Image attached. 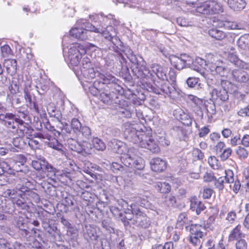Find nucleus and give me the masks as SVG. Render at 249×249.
<instances>
[{
  "label": "nucleus",
  "mask_w": 249,
  "mask_h": 249,
  "mask_svg": "<svg viewBox=\"0 0 249 249\" xmlns=\"http://www.w3.org/2000/svg\"><path fill=\"white\" fill-rule=\"evenodd\" d=\"M126 54L128 59L132 63V71L138 78L144 80V79H147L151 77L152 73L146 66L145 62L142 57H140L138 58L130 50L128 51Z\"/></svg>",
  "instance_id": "nucleus-1"
},
{
  "label": "nucleus",
  "mask_w": 249,
  "mask_h": 249,
  "mask_svg": "<svg viewBox=\"0 0 249 249\" xmlns=\"http://www.w3.org/2000/svg\"><path fill=\"white\" fill-rule=\"evenodd\" d=\"M124 127L125 138L129 142L140 145L143 139V135L145 134L144 130L140 128V124L127 122L124 124Z\"/></svg>",
  "instance_id": "nucleus-2"
},
{
  "label": "nucleus",
  "mask_w": 249,
  "mask_h": 249,
  "mask_svg": "<svg viewBox=\"0 0 249 249\" xmlns=\"http://www.w3.org/2000/svg\"><path fill=\"white\" fill-rule=\"evenodd\" d=\"M119 80L111 74L100 75V80H96L93 86L89 87V92L93 96L98 97L104 84H112L115 88H120L118 82Z\"/></svg>",
  "instance_id": "nucleus-3"
},
{
  "label": "nucleus",
  "mask_w": 249,
  "mask_h": 249,
  "mask_svg": "<svg viewBox=\"0 0 249 249\" xmlns=\"http://www.w3.org/2000/svg\"><path fill=\"white\" fill-rule=\"evenodd\" d=\"M130 207L132 208L131 213L133 215L131 220H129L130 224L142 228L146 229L150 225L149 218L145 213L141 211L139 207L136 204L131 203Z\"/></svg>",
  "instance_id": "nucleus-4"
},
{
  "label": "nucleus",
  "mask_w": 249,
  "mask_h": 249,
  "mask_svg": "<svg viewBox=\"0 0 249 249\" xmlns=\"http://www.w3.org/2000/svg\"><path fill=\"white\" fill-rule=\"evenodd\" d=\"M119 205H121L123 208V213L121 209L117 207H112L110 208V211L113 215L118 216L119 219L124 223L125 227L129 226V220H131L133 217V215L131 213L132 208L130 207L128 203L124 200L120 201L119 202Z\"/></svg>",
  "instance_id": "nucleus-5"
},
{
  "label": "nucleus",
  "mask_w": 249,
  "mask_h": 249,
  "mask_svg": "<svg viewBox=\"0 0 249 249\" xmlns=\"http://www.w3.org/2000/svg\"><path fill=\"white\" fill-rule=\"evenodd\" d=\"M231 83L227 80H222L221 87L217 89H212L211 91L212 99L214 101L225 102L229 99L228 90Z\"/></svg>",
  "instance_id": "nucleus-6"
},
{
  "label": "nucleus",
  "mask_w": 249,
  "mask_h": 249,
  "mask_svg": "<svg viewBox=\"0 0 249 249\" xmlns=\"http://www.w3.org/2000/svg\"><path fill=\"white\" fill-rule=\"evenodd\" d=\"M80 71L83 77L87 80H92L96 77H98L97 80H100V75H103L95 70L90 62V59L87 57L83 58Z\"/></svg>",
  "instance_id": "nucleus-7"
},
{
  "label": "nucleus",
  "mask_w": 249,
  "mask_h": 249,
  "mask_svg": "<svg viewBox=\"0 0 249 249\" xmlns=\"http://www.w3.org/2000/svg\"><path fill=\"white\" fill-rule=\"evenodd\" d=\"M196 12L204 15H213L219 13L223 11L221 5L217 2L212 1H206L196 9Z\"/></svg>",
  "instance_id": "nucleus-8"
},
{
  "label": "nucleus",
  "mask_w": 249,
  "mask_h": 249,
  "mask_svg": "<svg viewBox=\"0 0 249 249\" xmlns=\"http://www.w3.org/2000/svg\"><path fill=\"white\" fill-rule=\"evenodd\" d=\"M89 24L91 23L87 22L85 19L78 20L77 25L79 26V27L72 28L70 31V35L81 40H85L88 39V31L90 32V30L88 28Z\"/></svg>",
  "instance_id": "nucleus-9"
},
{
  "label": "nucleus",
  "mask_w": 249,
  "mask_h": 249,
  "mask_svg": "<svg viewBox=\"0 0 249 249\" xmlns=\"http://www.w3.org/2000/svg\"><path fill=\"white\" fill-rule=\"evenodd\" d=\"M88 26V28L90 32L101 34L105 38L112 41L113 44H115L116 42L118 41L116 37V33L112 26H107L106 29L95 27L92 24H89Z\"/></svg>",
  "instance_id": "nucleus-10"
},
{
  "label": "nucleus",
  "mask_w": 249,
  "mask_h": 249,
  "mask_svg": "<svg viewBox=\"0 0 249 249\" xmlns=\"http://www.w3.org/2000/svg\"><path fill=\"white\" fill-rule=\"evenodd\" d=\"M161 83L157 82L155 84L156 87H153V91L157 94L167 95L170 97L174 96L176 92V89L174 86L170 84L169 80L162 81Z\"/></svg>",
  "instance_id": "nucleus-11"
},
{
  "label": "nucleus",
  "mask_w": 249,
  "mask_h": 249,
  "mask_svg": "<svg viewBox=\"0 0 249 249\" xmlns=\"http://www.w3.org/2000/svg\"><path fill=\"white\" fill-rule=\"evenodd\" d=\"M109 84H104L102 89L98 96V98L104 103L106 104H119L120 102L118 96L115 94H111L109 90V87L108 86Z\"/></svg>",
  "instance_id": "nucleus-12"
},
{
  "label": "nucleus",
  "mask_w": 249,
  "mask_h": 249,
  "mask_svg": "<svg viewBox=\"0 0 249 249\" xmlns=\"http://www.w3.org/2000/svg\"><path fill=\"white\" fill-rule=\"evenodd\" d=\"M172 66L176 69L181 70L188 67L189 65V61H192V57L189 55L184 53L180 55L179 56L173 55L170 58Z\"/></svg>",
  "instance_id": "nucleus-13"
},
{
  "label": "nucleus",
  "mask_w": 249,
  "mask_h": 249,
  "mask_svg": "<svg viewBox=\"0 0 249 249\" xmlns=\"http://www.w3.org/2000/svg\"><path fill=\"white\" fill-rule=\"evenodd\" d=\"M82 51V52H80L76 46H72L70 48L68 52L70 67H77L78 66L80 60L82 58V53H86L84 49Z\"/></svg>",
  "instance_id": "nucleus-14"
},
{
  "label": "nucleus",
  "mask_w": 249,
  "mask_h": 249,
  "mask_svg": "<svg viewBox=\"0 0 249 249\" xmlns=\"http://www.w3.org/2000/svg\"><path fill=\"white\" fill-rule=\"evenodd\" d=\"M152 73V76L150 78L142 80L144 82H147V80L151 79L154 76L153 74H155L157 77L161 81H167L168 76L167 75V69L162 67V66L154 64L151 66V70H149Z\"/></svg>",
  "instance_id": "nucleus-15"
},
{
  "label": "nucleus",
  "mask_w": 249,
  "mask_h": 249,
  "mask_svg": "<svg viewBox=\"0 0 249 249\" xmlns=\"http://www.w3.org/2000/svg\"><path fill=\"white\" fill-rule=\"evenodd\" d=\"M143 136V139L139 146L148 149L153 153H159L160 150V147L152 137L147 135L146 133Z\"/></svg>",
  "instance_id": "nucleus-16"
},
{
  "label": "nucleus",
  "mask_w": 249,
  "mask_h": 249,
  "mask_svg": "<svg viewBox=\"0 0 249 249\" xmlns=\"http://www.w3.org/2000/svg\"><path fill=\"white\" fill-rule=\"evenodd\" d=\"M138 153V151L136 149L133 148L129 149L127 153L124 154L122 156L121 158L122 162L125 166L132 168Z\"/></svg>",
  "instance_id": "nucleus-17"
},
{
  "label": "nucleus",
  "mask_w": 249,
  "mask_h": 249,
  "mask_svg": "<svg viewBox=\"0 0 249 249\" xmlns=\"http://www.w3.org/2000/svg\"><path fill=\"white\" fill-rule=\"evenodd\" d=\"M234 80L239 83H247L249 81V74L240 70H234L232 71Z\"/></svg>",
  "instance_id": "nucleus-18"
},
{
  "label": "nucleus",
  "mask_w": 249,
  "mask_h": 249,
  "mask_svg": "<svg viewBox=\"0 0 249 249\" xmlns=\"http://www.w3.org/2000/svg\"><path fill=\"white\" fill-rule=\"evenodd\" d=\"M150 165L152 170L156 172H161L166 168L165 161L159 158L152 159Z\"/></svg>",
  "instance_id": "nucleus-19"
},
{
  "label": "nucleus",
  "mask_w": 249,
  "mask_h": 249,
  "mask_svg": "<svg viewBox=\"0 0 249 249\" xmlns=\"http://www.w3.org/2000/svg\"><path fill=\"white\" fill-rule=\"evenodd\" d=\"M20 197L23 199H27L29 200H38L39 197L38 195L32 190L26 187L23 186L20 188V192L18 193Z\"/></svg>",
  "instance_id": "nucleus-20"
},
{
  "label": "nucleus",
  "mask_w": 249,
  "mask_h": 249,
  "mask_svg": "<svg viewBox=\"0 0 249 249\" xmlns=\"http://www.w3.org/2000/svg\"><path fill=\"white\" fill-rule=\"evenodd\" d=\"M228 60L237 67L249 70V63L245 62L240 60L236 55L233 53L229 54Z\"/></svg>",
  "instance_id": "nucleus-21"
},
{
  "label": "nucleus",
  "mask_w": 249,
  "mask_h": 249,
  "mask_svg": "<svg viewBox=\"0 0 249 249\" xmlns=\"http://www.w3.org/2000/svg\"><path fill=\"white\" fill-rule=\"evenodd\" d=\"M176 114L178 119L182 124L188 126L192 125L193 118L189 114L185 112L182 109L178 111Z\"/></svg>",
  "instance_id": "nucleus-22"
},
{
  "label": "nucleus",
  "mask_w": 249,
  "mask_h": 249,
  "mask_svg": "<svg viewBox=\"0 0 249 249\" xmlns=\"http://www.w3.org/2000/svg\"><path fill=\"white\" fill-rule=\"evenodd\" d=\"M3 66L6 69L8 74L11 75L16 73L17 71V62L15 59H5L3 62Z\"/></svg>",
  "instance_id": "nucleus-23"
},
{
  "label": "nucleus",
  "mask_w": 249,
  "mask_h": 249,
  "mask_svg": "<svg viewBox=\"0 0 249 249\" xmlns=\"http://www.w3.org/2000/svg\"><path fill=\"white\" fill-rule=\"evenodd\" d=\"M228 3L231 9L236 11L244 9L247 4L245 0H228Z\"/></svg>",
  "instance_id": "nucleus-24"
},
{
  "label": "nucleus",
  "mask_w": 249,
  "mask_h": 249,
  "mask_svg": "<svg viewBox=\"0 0 249 249\" xmlns=\"http://www.w3.org/2000/svg\"><path fill=\"white\" fill-rule=\"evenodd\" d=\"M86 231L84 232V236L87 240H96L98 235L95 228L91 225L85 226Z\"/></svg>",
  "instance_id": "nucleus-25"
},
{
  "label": "nucleus",
  "mask_w": 249,
  "mask_h": 249,
  "mask_svg": "<svg viewBox=\"0 0 249 249\" xmlns=\"http://www.w3.org/2000/svg\"><path fill=\"white\" fill-rule=\"evenodd\" d=\"M16 204L18 207L22 209H27L28 208V205L27 204L25 199H18L17 200H15L13 202H9L7 203V205L10 207H12V208H9V210H7V213H12L14 211V204Z\"/></svg>",
  "instance_id": "nucleus-26"
},
{
  "label": "nucleus",
  "mask_w": 249,
  "mask_h": 249,
  "mask_svg": "<svg viewBox=\"0 0 249 249\" xmlns=\"http://www.w3.org/2000/svg\"><path fill=\"white\" fill-rule=\"evenodd\" d=\"M238 46L243 50H249V34L240 37L237 41Z\"/></svg>",
  "instance_id": "nucleus-27"
},
{
  "label": "nucleus",
  "mask_w": 249,
  "mask_h": 249,
  "mask_svg": "<svg viewBox=\"0 0 249 249\" xmlns=\"http://www.w3.org/2000/svg\"><path fill=\"white\" fill-rule=\"evenodd\" d=\"M17 123H18L17 128L15 130H13V132L17 133L18 136H23L25 134H27L28 131L27 127L24 125V122L19 119H17Z\"/></svg>",
  "instance_id": "nucleus-28"
},
{
  "label": "nucleus",
  "mask_w": 249,
  "mask_h": 249,
  "mask_svg": "<svg viewBox=\"0 0 249 249\" xmlns=\"http://www.w3.org/2000/svg\"><path fill=\"white\" fill-rule=\"evenodd\" d=\"M209 34L212 37L219 40L224 39L226 36V34L217 28H212L209 30Z\"/></svg>",
  "instance_id": "nucleus-29"
},
{
  "label": "nucleus",
  "mask_w": 249,
  "mask_h": 249,
  "mask_svg": "<svg viewBox=\"0 0 249 249\" xmlns=\"http://www.w3.org/2000/svg\"><path fill=\"white\" fill-rule=\"evenodd\" d=\"M155 188L156 190L160 193H168L171 190L170 184L166 182H157L155 183Z\"/></svg>",
  "instance_id": "nucleus-30"
},
{
  "label": "nucleus",
  "mask_w": 249,
  "mask_h": 249,
  "mask_svg": "<svg viewBox=\"0 0 249 249\" xmlns=\"http://www.w3.org/2000/svg\"><path fill=\"white\" fill-rule=\"evenodd\" d=\"M241 225L238 224L231 231L229 236V240H238L242 237L244 234L241 231Z\"/></svg>",
  "instance_id": "nucleus-31"
},
{
  "label": "nucleus",
  "mask_w": 249,
  "mask_h": 249,
  "mask_svg": "<svg viewBox=\"0 0 249 249\" xmlns=\"http://www.w3.org/2000/svg\"><path fill=\"white\" fill-rule=\"evenodd\" d=\"M69 147L72 151H75L78 153H82L84 150L83 146L81 145L73 139L68 140Z\"/></svg>",
  "instance_id": "nucleus-32"
},
{
  "label": "nucleus",
  "mask_w": 249,
  "mask_h": 249,
  "mask_svg": "<svg viewBox=\"0 0 249 249\" xmlns=\"http://www.w3.org/2000/svg\"><path fill=\"white\" fill-rule=\"evenodd\" d=\"M201 229L202 227L200 225H191L190 228V231L191 233L190 236L202 237L203 236V232L201 231Z\"/></svg>",
  "instance_id": "nucleus-33"
},
{
  "label": "nucleus",
  "mask_w": 249,
  "mask_h": 249,
  "mask_svg": "<svg viewBox=\"0 0 249 249\" xmlns=\"http://www.w3.org/2000/svg\"><path fill=\"white\" fill-rule=\"evenodd\" d=\"M188 67L192 70L197 71L204 77H206L205 68H202L201 66H199L196 63H195V62L193 61L192 59V61H189V65H188Z\"/></svg>",
  "instance_id": "nucleus-34"
},
{
  "label": "nucleus",
  "mask_w": 249,
  "mask_h": 249,
  "mask_svg": "<svg viewBox=\"0 0 249 249\" xmlns=\"http://www.w3.org/2000/svg\"><path fill=\"white\" fill-rule=\"evenodd\" d=\"M133 202L132 203L136 204L138 207L140 206L142 207H147L149 206V201L147 198L144 196H137L133 198Z\"/></svg>",
  "instance_id": "nucleus-35"
},
{
  "label": "nucleus",
  "mask_w": 249,
  "mask_h": 249,
  "mask_svg": "<svg viewBox=\"0 0 249 249\" xmlns=\"http://www.w3.org/2000/svg\"><path fill=\"white\" fill-rule=\"evenodd\" d=\"M47 145L50 147H51L62 154L64 153L63 145L59 143L58 140L54 138L53 139H52L50 142H48Z\"/></svg>",
  "instance_id": "nucleus-36"
},
{
  "label": "nucleus",
  "mask_w": 249,
  "mask_h": 249,
  "mask_svg": "<svg viewBox=\"0 0 249 249\" xmlns=\"http://www.w3.org/2000/svg\"><path fill=\"white\" fill-rule=\"evenodd\" d=\"M235 152L240 160H245L247 159L249 156V152L246 147L239 146L236 149Z\"/></svg>",
  "instance_id": "nucleus-37"
},
{
  "label": "nucleus",
  "mask_w": 249,
  "mask_h": 249,
  "mask_svg": "<svg viewBox=\"0 0 249 249\" xmlns=\"http://www.w3.org/2000/svg\"><path fill=\"white\" fill-rule=\"evenodd\" d=\"M218 25L222 27H223L225 29L229 30L240 29V26L234 22L229 21H220Z\"/></svg>",
  "instance_id": "nucleus-38"
},
{
  "label": "nucleus",
  "mask_w": 249,
  "mask_h": 249,
  "mask_svg": "<svg viewBox=\"0 0 249 249\" xmlns=\"http://www.w3.org/2000/svg\"><path fill=\"white\" fill-rule=\"evenodd\" d=\"M45 159L40 156L39 158H37L36 160H33L32 161V166L37 171H43V167L44 165V162H45Z\"/></svg>",
  "instance_id": "nucleus-39"
},
{
  "label": "nucleus",
  "mask_w": 249,
  "mask_h": 249,
  "mask_svg": "<svg viewBox=\"0 0 249 249\" xmlns=\"http://www.w3.org/2000/svg\"><path fill=\"white\" fill-rule=\"evenodd\" d=\"M207 84L208 86L212 88V89H217L221 87V81L222 80H217L215 77H213L212 78L207 77Z\"/></svg>",
  "instance_id": "nucleus-40"
},
{
  "label": "nucleus",
  "mask_w": 249,
  "mask_h": 249,
  "mask_svg": "<svg viewBox=\"0 0 249 249\" xmlns=\"http://www.w3.org/2000/svg\"><path fill=\"white\" fill-rule=\"evenodd\" d=\"M218 213V210L216 208H211L210 209V212H208L209 217L207 221V224L208 225H211L213 224L216 217L217 216Z\"/></svg>",
  "instance_id": "nucleus-41"
},
{
  "label": "nucleus",
  "mask_w": 249,
  "mask_h": 249,
  "mask_svg": "<svg viewBox=\"0 0 249 249\" xmlns=\"http://www.w3.org/2000/svg\"><path fill=\"white\" fill-rule=\"evenodd\" d=\"M92 142L93 146L98 150L103 151L106 149V146L105 143L98 138H93Z\"/></svg>",
  "instance_id": "nucleus-42"
},
{
  "label": "nucleus",
  "mask_w": 249,
  "mask_h": 249,
  "mask_svg": "<svg viewBox=\"0 0 249 249\" xmlns=\"http://www.w3.org/2000/svg\"><path fill=\"white\" fill-rule=\"evenodd\" d=\"M134 166L133 167L135 168L138 170H142L145 166V162L144 160L137 155L135 158V162H134Z\"/></svg>",
  "instance_id": "nucleus-43"
},
{
  "label": "nucleus",
  "mask_w": 249,
  "mask_h": 249,
  "mask_svg": "<svg viewBox=\"0 0 249 249\" xmlns=\"http://www.w3.org/2000/svg\"><path fill=\"white\" fill-rule=\"evenodd\" d=\"M225 179V178L223 177H219L218 178L215 177V179L214 180L215 187L219 190H222L225 187L224 184L227 183Z\"/></svg>",
  "instance_id": "nucleus-44"
},
{
  "label": "nucleus",
  "mask_w": 249,
  "mask_h": 249,
  "mask_svg": "<svg viewBox=\"0 0 249 249\" xmlns=\"http://www.w3.org/2000/svg\"><path fill=\"white\" fill-rule=\"evenodd\" d=\"M22 136H19L13 139V145L18 148H23L26 145V142H25L22 138Z\"/></svg>",
  "instance_id": "nucleus-45"
},
{
  "label": "nucleus",
  "mask_w": 249,
  "mask_h": 249,
  "mask_svg": "<svg viewBox=\"0 0 249 249\" xmlns=\"http://www.w3.org/2000/svg\"><path fill=\"white\" fill-rule=\"evenodd\" d=\"M102 225L103 228L108 232H114V230L113 228V224L109 219H107L103 220L102 222Z\"/></svg>",
  "instance_id": "nucleus-46"
},
{
  "label": "nucleus",
  "mask_w": 249,
  "mask_h": 249,
  "mask_svg": "<svg viewBox=\"0 0 249 249\" xmlns=\"http://www.w3.org/2000/svg\"><path fill=\"white\" fill-rule=\"evenodd\" d=\"M44 165L43 170H45L48 172V176H50L51 177L54 176L55 174L56 169L53 167L51 164L49 163L46 160L44 162Z\"/></svg>",
  "instance_id": "nucleus-47"
},
{
  "label": "nucleus",
  "mask_w": 249,
  "mask_h": 249,
  "mask_svg": "<svg viewBox=\"0 0 249 249\" xmlns=\"http://www.w3.org/2000/svg\"><path fill=\"white\" fill-rule=\"evenodd\" d=\"M11 165L10 171L12 173H9V174H15V172H22V169L21 167L23 166V164H21L19 162H16L13 163H11L9 164Z\"/></svg>",
  "instance_id": "nucleus-48"
},
{
  "label": "nucleus",
  "mask_w": 249,
  "mask_h": 249,
  "mask_svg": "<svg viewBox=\"0 0 249 249\" xmlns=\"http://www.w3.org/2000/svg\"><path fill=\"white\" fill-rule=\"evenodd\" d=\"M11 165L6 161H1L0 162V175H2L4 173H12L10 171Z\"/></svg>",
  "instance_id": "nucleus-49"
},
{
  "label": "nucleus",
  "mask_w": 249,
  "mask_h": 249,
  "mask_svg": "<svg viewBox=\"0 0 249 249\" xmlns=\"http://www.w3.org/2000/svg\"><path fill=\"white\" fill-rule=\"evenodd\" d=\"M164 203L169 207H173L176 203V198L171 194L167 195L165 197Z\"/></svg>",
  "instance_id": "nucleus-50"
},
{
  "label": "nucleus",
  "mask_w": 249,
  "mask_h": 249,
  "mask_svg": "<svg viewBox=\"0 0 249 249\" xmlns=\"http://www.w3.org/2000/svg\"><path fill=\"white\" fill-rule=\"evenodd\" d=\"M82 124L79 120L76 118H73L71 121V127L75 132H80Z\"/></svg>",
  "instance_id": "nucleus-51"
},
{
  "label": "nucleus",
  "mask_w": 249,
  "mask_h": 249,
  "mask_svg": "<svg viewBox=\"0 0 249 249\" xmlns=\"http://www.w3.org/2000/svg\"><path fill=\"white\" fill-rule=\"evenodd\" d=\"M118 103H120V104H116V105H117L116 106L117 107H117V109L118 110V111L120 113H122V114L125 117H126V118H129V117H131V113L130 112V111L128 110L126 108H123L122 107H121V101L120 100V102L118 101Z\"/></svg>",
  "instance_id": "nucleus-52"
},
{
  "label": "nucleus",
  "mask_w": 249,
  "mask_h": 249,
  "mask_svg": "<svg viewBox=\"0 0 249 249\" xmlns=\"http://www.w3.org/2000/svg\"><path fill=\"white\" fill-rule=\"evenodd\" d=\"M30 86H29V87H26L24 89V97L26 100V102H29L30 105H32V94L31 93L30 91Z\"/></svg>",
  "instance_id": "nucleus-53"
},
{
  "label": "nucleus",
  "mask_w": 249,
  "mask_h": 249,
  "mask_svg": "<svg viewBox=\"0 0 249 249\" xmlns=\"http://www.w3.org/2000/svg\"><path fill=\"white\" fill-rule=\"evenodd\" d=\"M225 176L223 177L225 178L226 182L228 183H231V182H234V174L232 170H228L225 171Z\"/></svg>",
  "instance_id": "nucleus-54"
},
{
  "label": "nucleus",
  "mask_w": 249,
  "mask_h": 249,
  "mask_svg": "<svg viewBox=\"0 0 249 249\" xmlns=\"http://www.w3.org/2000/svg\"><path fill=\"white\" fill-rule=\"evenodd\" d=\"M19 192H20V188H17V190L8 189L5 192L4 194L6 196H7L12 198H15L17 196L20 197L19 194L18 193Z\"/></svg>",
  "instance_id": "nucleus-55"
},
{
  "label": "nucleus",
  "mask_w": 249,
  "mask_h": 249,
  "mask_svg": "<svg viewBox=\"0 0 249 249\" xmlns=\"http://www.w3.org/2000/svg\"><path fill=\"white\" fill-rule=\"evenodd\" d=\"M229 72V69L225 67L217 66L215 74H219L221 76H226Z\"/></svg>",
  "instance_id": "nucleus-56"
},
{
  "label": "nucleus",
  "mask_w": 249,
  "mask_h": 249,
  "mask_svg": "<svg viewBox=\"0 0 249 249\" xmlns=\"http://www.w3.org/2000/svg\"><path fill=\"white\" fill-rule=\"evenodd\" d=\"M189 99L192 101L194 104V106H203V101L201 99L198 98L196 96L189 95L188 96Z\"/></svg>",
  "instance_id": "nucleus-57"
},
{
  "label": "nucleus",
  "mask_w": 249,
  "mask_h": 249,
  "mask_svg": "<svg viewBox=\"0 0 249 249\" xmlns=\"http://www.w3.org/2000/svg\"><path fill=\"white\" fill-rule=\"evenodd\" d=\"M199 79L196 77H189L186 80V84L190 88H193L196 87L198 83Z\"/></svg>",
  "instance_id": "nucleus-58"
},
{
  "label": "nucleus",
  "mask_w": 249,
  "mask_h": 249,
  "mask_svg": "<svg viewBox=\"0 0 249 249\" xmlns=\"http://www.w3.org/2000/svg\"><path fill=\"white\" fill-rule=\"evenodd\" d=\"M48 113L51 117H54L56 118L58 121H60L62 118V115L59 110H56L55 109H52L51 110L48 109Z\"/></svg>",
  "instance_id": "nucleus-59"
},
{
  "label": "nucleus",
  "mask_w": 249,
  "mask_h": 249,
  "mask_svg": "<svg viewBox=\"0 0 249 249\" xmlns=\"http://www.w3.org/2000/svg\"><path fill=\"white\" fill-rule=\"evenodd\" d=\"M232 150L231 148L228 147L224 150L220 155V158L222 160H227L231 155Z\"/></svg>",
  "instance_id": "nucleus-60"
},
{
  "label": "nucleus",
  "mask_w": 249,
  "mask_h": 249,
  "mask_svg": "<svg viewBox=\"0 0 249 249\" xmlns=\"http://www.w3.org/2000/svg\"><path fill=\"white\" fill-rule=\"evenodd\" d=\"M12 50L8 45H4L1 47V53L3 57H7L11 54Z\"/></svg>",
  "instance_id": "nucleus-61"
},
{
  "label": "nucleus",
  "mask_w": 249,
  "mask_h": 249,
  "mask_svg": "<svg viewBox=\"0 0 249 249\" xmlns=\"http://www.w3.org/2000/svg\"><path fill=\"white\" fill-rule=\"evenodd\" d=\"M0 249H13L12 244L8 242L5 239H0Z\"/></svg>",
  "instance_id": "nucleus-62"
},
{
  "label": "nucleus",
  "mask_w": 249,
  "mask_h": 249,
  "mask_svg": "<svg viewBox=\"0 0 249 249\" xmlns=\"http://www.w3.org/2000/svg\"><path fill=\"white\" fill-rule=\"evenodd\" d=\"M236 249H248V244L244 239H240L235 244Z\"/></svg>",
  "instance_id": "nucleus-63"
},
{
  "label": "nucleus",
  "mask_w": 249,
  "mask_h": 249,
  "mask_svg": "<svg viewBox=\"0 0 249 249\" xmlns=\"http://www.w3.org/2000/svg\"><path fill=\"white\" fill-rule=\"evenodd\" d=\"M241 138L240 135H236L235 136L233 135L230 140V144L232 146H236L238 145L241 144Z\"/></svg>",
  "instance_id": "nucleus-64"
}]
</instances>
